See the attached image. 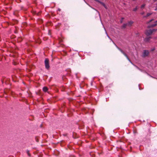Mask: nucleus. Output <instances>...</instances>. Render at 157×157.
I'll list each match as a JSON object with an SVG mask.
<instances>
[{
    "label": "nucleus",
    "instance_id": "nucleus-8",
    "mask_svg": "<svg viewBox=\"0 0 157 157\" xmlns=\"http://www.w3.org/2000/svg\"><path fill=\"white\" fill-rule=\"evenodd\" d=\"M48 90V88L46 87H44L43 88V90L44 92H46Z\"/></svg>",
    "mask_w": 157,
    "mask_h": 157
},
{
    "label": "nucleus",
    "instance_id": "nucleus-11",
    "mask_svg": "<svg viewBox=\"0 0 157 157\" xmlns=\"http://www.w3.org/2000/svg\"><path fill=\"white\" fill-rule=\"evenodd\" d=\"M156 26V24H153V25H151L150 27H154L155 26Z\"/></svg>",
    "mask_w": 157,
    "mask_h": 157
},
{
    "label": "nucleus",
    "instance_id": "nucleus-12",
    "mask_svg": "<svg viewBox=\"0 0 157 157\" xmlns=\"http://www.w3.org/2000/svg\"><path fill=\"white\" fill-rule=\"evenodd\" d=\"M145 4H144L142 5L141 6V8H144L145 7Z\"/></svg>",
    "mask_w": 157,
    "mask_h": 157
},
{
    "label": "nucleus",
    "instance_id": "nucleus-3",
    "mask_svg": "<svg viewBox=\"0 0 157 157\" xmlns=\"http://www.w3.org/2000/svg\"><path fill=\"white\" fill-rule=\"evenodd\" d=\"M152 33V31H151V29H149L146 30L145 34L147 36H148L151 35Z\"/></svg>",
    "mask_w": 157,
    "mask_h": 157
},
{
    "label": "nucleus",
    "instance_id": "nucleus-17",
    "mask_svg": "<svg viewBox=\"0 0 157 157\" xmlns=\"http://www.w3.org/2000/svg\"><path fill=\"white\" fill-rule=\"evenodd\" d=\"M144 12H142L140 13V14L141 15H143L144 14Z\"/></svg>",
    "mask_w": 157,
    "mask_h": 157
},
{
    "label": "nucleus",
    "instance_id": "nucleus-22",
    "mask_svg": "<svg viewBox=\"0 0 157 157\" xmlns=\"http://www.w3.org/2000/svg\"><path fill=\"white\" fill-rule=\"evenodd\" d=\"M83 0L84 1V2H85L86 3H86V2L85 1V0Z\"/></svg>",
    "mask_w": 157,
    "mask_h": 157
},
{
    "label": "nucleus",
    "instance_id": "nucleus-5",
    "mask_svg": "<svg viewBox=\"0 0 157 157\" xmlns=\"http://www.w3.org/2000/svg\"><path fill=\"white\" fill-rule=\"evenodd\" d=\"M133 22L132 21H128L127 23V25L128 26H130L132 25L133 24Z\"/></svg>",
    "mask_w": 157,
    "mask_h": 157
},
{
    "label": "nucleus",
    "instance_id": "nucleus-9",
    "mask_svg": "<svg viewBox=\"0 0 157 157\" xmlns=\"http://www.w3.org/2000/svg\"><path fill=\"white\" fill-rule=\"evenodd\" d=\"M152 14V13H147V15L145 16H144V17H148L151 15Z\"/></svg>",
    "mask_w": 157,
    "mask_h": 157
},
{
    "label": "nucleus",
    "instance_id": "nucleus-24",
    "mask_svg": "<svg viewBox=\"0 0 157 157\" xmlns=\"http://www.w3.org/2000/svg\"><path fill=\"white\" fill-rule=\"evenodd\" d=\"M155 24H156V25H157V23H155Z\"/></svg>",
    "mask_w": 157,
    "mask_h": 157
},
{
    "label": "nucleus",
    "instance_id": "nucleus-18",
    "mask_svg": "<svg viewBox=\"0 0 157 157\" xmlns=\"http://www.w3.org/2000/svg\"><path fill=\"white\" fill-rule=\"evenodd\" d=\"M106 33L107 34V36H108V37L109 39H110V37L108 35V34H107V33L106 32Z\"/></svg>",
    "mask_w": 157,
    "mask_h": 157
},
{
    "label": "nucleus",
    "instance_id": "nucleus-16",
    "mask_svg": "<svg viewBox=\"0 0 157 157\" xmlns=\"http://www.w3.org/2000/svg\"><path fill=\"white\" fill-rule=\"evenodd\" d=\"M156 6L155 7V11H157V4H156Z\"/></svg>",
    "mask_w": 157,
    "mask_h": 157
},
{
    "label": "nucleus",
    "instance_id": "nucleus-4",
    "mask_svg": "<svg viewBox=\"0 0 157 157\" xmlns=\"http://www.w3.org/2000/svg\"><path fill=\"white\" fill-rule=\"evenodd\" d=\"M149 52L147 50H144V51L143 53V56L144 57H145L148 55Z\"/></svg>",
    "mask_w": 157,
    "mask_h": 157
},
{
    "label": "nucleus",
    "instance_id": "nucleus-1",
    "mask_svg": "<svg viewBox=\"0 0 157 157\" xmlns=\"http://www.w3.org/2000/svg\"><path fill=\"white\" fill-rule=\"evenodd\" d=\"M116 46L117 48L126 57L127 59L130 62V63L133 65L134 66H135L137 69L139 70L140 71H141V70L137 66H136V65H134L133 64L132 62L130 60V59H129L128 57V56H127V54L121 49L118 48L117 46L116 45Z\"/></svg>",
    "mask_w": 157,
    "mask_h": 157
},
{
    "label": "nucleus",
    "instance_id": "nucleus-15",
    "mask_svg": "<svg viewBox=\"0 0 157 157\" xmlns=\"http://www.w3.org/2000/svg\"><path fill=\"white\" fill-rule=\"evenodd\" d=\"M156 30H157V29H153L151 30V31H152V33H153V32L156 31Z\"/></svg>",
    "mask_w": 157,
    "mask_h": 157
},
{
    "label": "nucleus",
    "instance_id": "nucleus-6",
    "mask_svg": "<svg viewBox=\"0 0 157 157\" xmlns=\"http://www.w3.org/2000/svg\"><path fill=\"white\" fill-rule=\"evenodd\" d=\"M96 1L100 3H101V5H102L105 8H106V6L105 5V4L102 2H101L100 1H99L98 0H95Z\"/></svg>",
    "mask_w": 157,
    "mask_h": 157
},
{
    "label": "nucleus",
    "instance_id": "nucleus-7",
    "mask_svg": "<svg viewBox=\"0 0 157 157\" xmlns=\"http://www.w3.org/2000/svg\"><path fill=\"white\" fill-rule=\"evenodd\" d=\"M151 38V37H147L144 39V41L146 42H148Z\"/></svg>",
    "mask_w": 157,
    "mask_h": 157
},
{
    "label": "nucleus",
    "instance_id": "nucleus-23",
    "mask_svg": "<svg viewBox=\"0 0 157 157\" xmlns=\"http://www.w3.org/2000/svg\"><path fill=\"white\" fill-rule=\"evenodd\" d=\"M58 10H59L60 11V9H58Z\"/></svg>",
    "mask_w": 157,
    "mask_h": 157
},
{
    "label": "nucleus",
    "instance_id": "nucleus-10",
    "mask_svg": "<svg viewBox=\"0 0 157 157\" xmlns=\"http://www.w3.org/2000/svg\"><path fill=\"white\" fill-rule=\"evenodd\" d=\"M127 26V23H126V24H124L123 25H122V27H123V28H125L126 27V26Z\"/></svg>",
    "mask_w": 157,
    "mask_h": 157
},
{
    "label": "nucleus",
    "instance_id": "nucleus-21",
    "mask_svg": "<svg viewBox=\"0 0 157 157\" xmlns=\"http://www.w3.org/2000/svg\"><path fill=\"white\" fill-rule=\"evenodd\" d=\"M157 0H154V2H155Z\"/></svg>",
    "mask_w": 157,
    "mask_h": 157
},
{
    "label": "nucleus",
    "instance_id": "nucleus-13",
    "mask_svg": "<svg viewBox=\"0 0 157 157\" xmlns=\"http://www.w3.org/2000/svg\"><path fill=\"white\" fill-rule=\"evenodd\" d=\"M137 7H136L135 8H134L133 10V11H135L137 10Z\"/></svg>",
    "mask_w": 157,
    "mask_h": 157
},
{
    "label": "nucleus",
    "instance_id": "nucleus-14",
    "mask_svg": "<svg viewBox=\"0 0 157 157\" xmlns=\"http://www.w3.org/2000/svg\"><path fill=\"white\" fill-rule=\"evenodd\" d=\"M154 19H151L148 22V23H149L150 22H151L152 21H154Z\"/></svg>",
    "mask_w": 157,
    "mask_h": 157
},
{
    "label": "nucleus",
    "instance_id": "nucleus-20",
    "mask_svg": "<svg viewBox=\"0 0 157 157\" xmlns=\"http://www.w3.org/2000/svg\"><path fill=\"white\" fill-rule=\"evenodd\" d=\"M155 23H156V22H157V21H155Z\"/></svg>",
    "mask_w": 157,
    "mask_h": 157
},
{
    "label": "nucleus",
    "instance_id": "nucleus-2",
    "mask_svg": "<svg viewBox=\"0 0 157 157\" xmlns=\"http://www.w3.org/2000/svg\"><path fill=\"white\" fill-rule=\"evenodd\" d=\"M44 64L45 67L46 69H48L50 67V66L49 63V60L48 59L46 58L44 60Z\"/></svg>",
    "mask_w": 157,
    "mask_h": 157
},
{
    "label": "nucleus",
    "instance_id": "nucleus-19",
    "mask_svg": "<svg viewBox=\"0 0 157 157\" xmlns=\"http://www.w3.org/2000/svg\"><path fill=\"white\" fill-rule=\"evenodd\" d=\"M27 153H28V155L29 156H30V155H29V151H27Z\"/></svg>",
    "mask_w": 157,
    "mask_h": 157
}]
</instances>
